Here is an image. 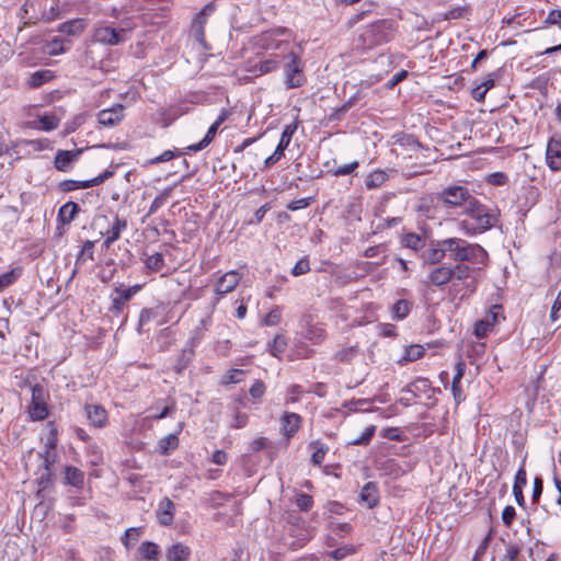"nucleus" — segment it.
I'll return each mask as SVG.
<instances>
[{"label":"nucleus","mask_w":561,"mask_h":561,"mask_svg":"<svg viewBox=\"0 0 561 561\" xmlns=\"http://www.w3.org/2000/svg\"><path fill=\"white\" fill-rule=\"evenodd\" d=\"M547 163L551 170L558 171L561 169V141L551 138L547 146L546 153Z\"/></svg>","instance_id":"nucleus-19"},{"label":"nucleus","mask_w":561,"mask_h":561,"mask_svg":"<svg viewBox=\"0 0 561 561\" xmlns=\"http://www.w3.org/2000/svg\"><path fill=\"white\" fill-rule=\"evenodd\" d=\"M519 548L516 545H508L506 548V553L504 556V561H522L519 559Z\"/></svg>","instance_id":"nucleus-60"},{"label":"nucleus","mask_w":561,"mask_h":561,"mask_svg":"<svg viewBox=\"0 0 561 561\" xmlns=\"http://www.w3.org/2000/svg\"><path fill=\"white\" fill-rule=\"evenodd\" d=\"M446 239L437 241L435 248L426 250L423 254L424 262L428 264H438L447 255Z\"/></svg>","instance_id":"nucleus-24"},{"label":"nucleus","mask_w":561,"mask_h":561,"mask_svg":"<svg viewBox=\"0 0 561 561\" xmlns=\"http://www.w3.org/2000/svg\"><path fill=\"white\" fill-rule=\"evenodd\" d=\"M296 129H297L296 124H289V125L285 126L275 151L270 157H267L265 159L264 168L273 167L285 156L284 152L288 148V146L291 141V138H293L294 134L296 133Z\"/></svg>","instance_id":"nucleus-10"},{"label":"nucleus","mask_w":561,"mask_h":561,"mask_svg":"<svg viewBox=\"0 0 561 561\" xmlns=\"http://www.w3.org/2000/svg\"><path fill=\"white\" fill-rule=\"evenodd\" d=\"M305 391L301 386L299 385H291L288 387L286 391L285 397V403L286 404H294L297 403L300 400L301 394H304Z\"/></svg>","instance_id":"nucleus-48"},{"label":"nucleus","mask_w":561,"mask_h":561,"mask_svg":"<svg viewBox=\"0 0 561 561\" xmlns=\"http://www.w3.org/2000/svg\"><path fill=\"white\" fill-rule=\"evenodd\" d=\"M312 504H313V500H312V496L309 494L302 493V494H299L296 499V505L301 511L308 512L312 507Z\"/></svg>","instance_id":"nucleus-56"},{"label":"nucleus","mask_w":561,"mask_h":561,"mask_svg":"<svg viewBox=\"0 0 561 561\" xmlns=\"http://www.w3.org/2000/svg\"><path fill=\"white\" fill-rule=\"evenodd\" d=\"M47 393L43 386L36 383L32 387V399L28 405V414L34 421H42L48 416Z\"/></svg>","instance_id":"nucleus-9"},{"label":"nucleus","mask_w":561,"mask_h":561,"mask_svg":"<svg viewBox=\"0 0 561 561\" xmlns=\"http://www.w3.org/2000/svg\"><path fill=\"white\" fill-rule=\"evenodd\" d=\"M124 106L117 104L111 108L102 110L98 114L99 123L104 127L116 126L124 117Z\"/></svg>","instance_id":"nucleus-15"},{"label":"nucleus","mask_w":561,"mask_h":561,"mask_svg":"<svg viewBox=\"0 0 561 561\" xmlns=\"http://www.w3.org/2000/svg\"><path fill=\"white\" fill-rule=\"evenodd\" d=\"M126 229L127 220L115 215L108 228L101 231V234L105 237L103 242L104 248L110 249L111 245L121 238L122 232Z\"/></svg>","instance_id":"nucleus-12"},{"label":"nucleus","mask_w":561,"mask_h":561,"mask_svg":"<svg viewBox=\"0 0 561 561\" xmlns=\"http://www.w3.org/2000/svg\"><path fill=\"white\" fill-rule=\"evenodd\" d=\"M85 26L87 23L83 19H75L61 23L58 26L57 31L70 36H78L84 31Z\"/></svg>","instance_id":"nucleus-27"},{"label":"nucleus","mask_w":561,"mask_h":561,"mask_svg":"<svg viewBox=\"0 0 561 561\" xmlns=\"http://www.w3.org/2000/svg\"><path fill=\"white\" fill-rule=\"evenodd\" d=\"M287 347V340L284 335L278 334L268 345V351L274 357H279Z\"/></svg>","instance_id":"nucleus-41"},{"label":"nucleus","mask_w":561,"mask_h":561,"mask_svg":"<svg viewBox=\"0 0 561 561\" xmlns=\"http://www.w3.org/2000/svg\"><path fill=\"white\" fill-rule=\"evenodd\" d=\"M436 198L442 203L443 207L447 209L457 207H463L465 209L471 202L470 199H473L474 196L470 194L468 188L460 185H454L444 188L437 194Z\"/></svg>","instance_id":"nucleus-6"},{"label":"nucleus","mask_w":561,"mask_h":561,"mask_svg":"<svg viewBox=\"0 0 561 561\" xmlns=\"http://www.w3.org/2000/svg\"><path fill=\"white\" fill-rule=\"evenodd\" d=\"M259 60L250 69L251 72L257 75H266L276 71L279 68L280 59L266 58L263 55H257Z\"/></svg>","instance_id":"nucleus-21"},{"label":"nucleus","mask_w":561,"mask_h":561,"mask_svg":"<svg viewBox=\"0 0 561 561\" xmlns=\"http://www.w3.org/2000/svg\"><path fill=\"white\" fill-rule=\"evenodd\" d=\"M357 168H358V162L357 161H353V162H351L348 164L339 167L336 170H334L333 173L336 176L348 175V174L353 173Z\"/></svg>","instance_id":"nucleus-61"},{"label":"nucleus","mask_w":561,"mask_h":561,"mask_svg":"<svg viewBox=\"0 0 561 561\" xmlns=\"http://www.w3.org/2000/svg\"><path fill=\"white\" fill-rule=\"evenodd\" d=\"M60 117L54 113H45L38 116V119L33 122V126L44 131H50L58 127Z\"/></svg>","instance_id":"nucleus-26"},{"label":"nucleus","mask_w":561,"mask_h":561,"mask_svg":"<svg viewBox=\"0 0 561 561\" xmlns=\"http://www.w3.org/2000/svg\"><path fill=\"white\" fill-rule=\"evenodd\" d=\"M360 500L369 508L375 507L379 502L378 488L374 482H367L360 491Z\"/></svg>","instance_id":"nucleus-25"},{"label":"nucleus","mask_w":561,"mask_h":561,"mask_svg":"<svg viewBox=\"0 0 561 561\" xmlns=\"http://www.w3.org/2000/svg\"><path fill=\"white\" fill-rule=\"evenodd\" d=\"M310 271V264L307 257L299 260L291 270L294 276L307 274Z\"/></svg>","instance_id":"nucleus-55"},{"label":"nucleus","mask_w":561,"mask_h":561,"mask_svg":"<svg viewBox=\"0 0 561 561\" xmlns=\"http://www.w3.org/2000/svg\"><path fill=\"white\" fill-rule=\"evenodd\" d=\"M249 392H250L251 397H253L255 399H260L263 397V394L265 392V385L263 383V381L257 380L251 386Z\"/></svg>","instance_id":"nucleus-64"},{"label":"nucleus","mask_w":561,"mask_h":561,"mask_svg":"<svg viewBox=\"0 0 561 561\" xmlns=\"http://www.w3.org/2000/svg\"><path fill=\"white\" fill-rule=\"evenodd\" d=\"M94 260V241L87 240L76 260V266Z\"/></svg>","instance_id":"nucleus-37"},{"label":"nucleus","mask_w":561,"mask_h":561,"mask_svg":"<svg viewBox=\"0 0 561 561\" xmlns=\"http://www.w3.org/2000/svg\"><path fill=\"white\" fill-rule=\"evenodd\" d=\"M241 280V275L237 271H229L219 277L215 291L219 297L232 291Z\"/></svg>","instance_id":"nucleus-13"},{"label":"nucleus","mask_w":561,"mask_h":561,"mask_svg":"<svg viewBox=\"0 0 561 561\" xmlns=\"http://www.w3.org/2000/svg\"><path fill=\"white\" fill-rule=\"evenodd\" d=\"M493 328L492 322L489 318L479 320L474 325V334L477 337L482 339L486 336L488 332Z\"/></svg>","instance_id":"nucleus-51"},{"label":"nucleus","mask_w":561,"mask_h":561,"mask_svg":"<svg viewBox=\"0 0 561 561\" xmlns=\"http://www.w3.org/2000/svg\"><path fill=\"white\" fill-rule=\"evenodd\" d=\"M527 484V473L524 466H522L515 476L513 486H518V489H523Z\"/></svg>","instance_id":"nucleus-62"},{"label":"nucleus","mask_w":561,"mask_h":561,"mask_svg":"<svg viewBox=\"0 0 561 561\" xmlns=\"http://www.w3.org/2000/svg\"><path fill=\"white\" fill-rule=\"evenodd\" d=\"M175 504L169 499L163 497L156 511V516L160 525L171 526L174 522Z\"/></svg>","instance_id":"nucleus-14"},{"label":"nucleus","mask_w":561,"mask_h":561,"mask_svg":"<svg viewBox=\"0 0 561 561\" xmlns=\"http://www.w3.org/2000/svg\"><path fill=\"white\" fill-rule=\"evenodd\" d=\"M388 180V174L382 170H375L366 178L365 185L368 190L381 186Z\"/></svg>","instance_id":"nucleus-35"},{"label":"nucleus","mask_w":561,"mask_h":561,"mask_svg":"<svg viewBox=\"0 0 561 561\" xmlns=\"http://www.w3.org/2000/svg\"><path fill=\"white\" fill-rule=\"evenodd\" d=\"M305 336L312 343H320L325 339V330L321 324H310L306 330Z\"/></svg>","instance_id":"nucleus-40"},{"label":"nucleus","mask_w":561,"mask_h":561,"mask_svg":"<svg viewBox=\"0 0 561 561\" xmlns=\"http://www.w3.org/2000/svg\"><path fill=\"white\" fill-rule=\"evenodd\" d=\"M424 347L419 344L410 345L405 348V354L403 356V360L405 362H414L423 357Z\"/></svg>","instance_id":"nucleus-47"},{"label":"nucleus","mask_w":561,"mask_h":561,"mask_svg":"<svg viewBox=\"0 0 561 561\" xmlns=\"http://www.w3.org/2000/svg\"><path fill=\"white\" fill-rule=\"evenodd\" d=\"M270 49H280L289 55L283 65L284 82L287 89L300 88L306 83L305 62L300 53L296 51L291 43L270 42Z\"/></svg>","instance_id":"nucleus-2"},{"label":"nucleus","mask_w":561,"mask_h":561,"mask_svg":"<svg viewBox=\"0 0 561 561\" xmlns=\"http://www.w3.org/2000/svg\"><path fill=\"white\" fill-rule=\"evenodd\" d=\"M158 317V311L152 308L142 309L139 316V330H141L151 320Z\"/></svg>","instance_id":"nucleus-54"},{"label":"nucleus","mask_w":561,"mask_h":561,"mask_svg":"<svg viewBox=\"0 0 561 561\" xmlns=\"http://www.w3.org/2000/svg\"><path fill=\"white\" fill-rule=\"evenodd\" d=\"M358 353V348L355 346L340 351L336 356L341 362H350Z\"/></svg>","instance_id":"nucleus-63"},{"label":"nucleus","mask_w":561,"mask_h":561,"mask_svg":"<svg viewBox=\"0 0 561 561\" xmlns=\"http://www.w3.org/2000/svg\"><path fill=\"white\" fill-rule=\"evenodd\" d=\"M139 552L141 558L147 561H158L160 548L152 541H144L139 547Z\"/></svg>","instance_id":"nucleus-31"},{"label":"nucleus","mask_w":561,"mask_h":561,"mask_svg":"<svg viewBox=\"0 0 561 561\" xmlns=\"http://www.w3.org/2000/svg\"><path fill=\"white\" fill-rule=\"evenodd\" d=\"M171 191L172 188H165L152 201L147 216H151L165 204V202L171 195Z\"/></svg>","instance_id":"nucleus-45"},{"label":"nucleus","mask_w":561,"mask_h":561,"mask_svg":"<svg viewBox=\"0 0 561 561\" xmlns=\"http://www.w3.org/2000/svg\"><path fill=\"white\" fill-rule=\"evenodd\" d=\"M309 449L312 450L311 462L314 466H320L324 461L329 447L320 440H313L309 444Z\"/></svg>","instance_id":"nucleus-29"},{"label":"nucleus","mask_w":561,"mask_h":561,"mask_svg":"<svg viewBox=\"0 0 561 561\" xmlns=\"http://www.w3.org/2000/svg\"><path fill=\"white\" fill-rule=\"evenodd\" d=\"M218 128L219 126L213 123L211 126L208 128L205 137L199 142L188 146L187 149L196 152L206 148L215 138Z\"/></svg>","instance_id":"nucleus-38"},{"label":"nucleus","mask_w":561,"mask_h":561,"mask_svg":"<svg viewBox=\"0 0 561 561\" xmlns=\"http://www.w3.org/2000/svg\"><path fill=\"white\" fill-rule=\"evenodd\" d=\"M455 370H456V374H455V376L453 378V382H451V392H453L455 401L457 403H460L465 399L463 392H462V389L460 386L461 379L466 371L465 362H462V360L457 362V364L455 366Z\"/></svg>","instance_id":"nucleus-22"},{"label":"nucleus","mask_w":561,"mask_h":561,"mask_svg":"<svg viewBox=\"0 0 561 561\" xmlns=\"http://www.w3.org/2000/svg\"><path fill=\"white\" fill-rule=\"evenodd\" d=\"M542 489H543V482H542V479L540 477H536L534 479V488H533V495H531V500H533V503H537L542 494Z\"/></svg>","instance_id":"nucleus-59"},{"label":"nucleus","mask_w":561,"mask_h":561,"mask_svg":"<svg viewBox=\"0 0 561 561\" xmlns=\"http://www.w3.org/2000/svg\"><path fill=\"white\" fill-rule=\"evenodd\" d=\"M375 432H376V426L375 425H370L368 427L365 428V431L363 432V434L353 439L352 440V445H368L371 440V438L374 437L375 435Z\"/></svg>","instance_id":"nucleus-52"},{"label":"nucleus","mask_w":561,"mask_h":561,"mask_svg":"<svg viewBox=\"0 0 561 561\" xmlns=\"http://www.w3.org/2000/svg\"><path fill=\"white\" fill-rule=\"evenodd\" d=\"M112 175H113L112 171L105 170L103 173H101L100 175H98L91 180L77 181L78 190L98 186V185L102 184L105 180L111 178Z\"/></svg>","instance_id":"nucleus-43"},{"label":"nucleus","mask_w":561,"mask_h":561,"mask_svg":"<svg viewBox=\"0 0 561 561\" xmlns=\"http://www.w3.org/2000/svg\"><path fill=\"white\" fill-rule=\"evenodd\" d=\"M401 242L404 247L412 250H420L425 244L424 238L414 232L404 233L402 236Z\"/></svg>","instance_id":"nucleus-36"},{"label":"nucleus","mask_w":561,"mask_h":561,"mask_svg":"<svg viewBox=\"0 0 561 561\" xmlns=\"http://www.w3.org/2000/svg\"><path fill=\"white\" fill-rule=\"evenodd\" d=\"M55 447H56V437L51 436L48 439V443L46 445V451H45V456H44V467H45L46 471L49 470V466L55 461V454H54Z\"/></svg>","instance_id":"nucleus-50"},{"label":"nucleus","mask_w":561,"mask_h":561,"mask_svg":"<svg viewBox=\"0 0 561 561\" xmlns=\"http://www.w3.org/2000/svg\"><path fill=\"white\" fill-rule=\"evenodd\" d=\"M70 44L71 42L68 39L54 37L51 41L45 44L44 51L49 56H58L60 54L66 53Z\"/></svg>","instance_id":"nucleus-28"},{"label":"nucleus","mask_w":561,"mask_h":561,"mask_svg":"<svg viewBox=\"0 0 561 561\" xmlns=\"http://www.w3.org/2000/svg\"><path fill=\"white\" fill-rule=\"evenodd\" d=\"M391 36V22L387 20L377 21L367 26L360 34L363 44L367 47L388 42Z\"/></svg>","instance_id":"nucleus-7"},{"label":"nucleus","mask_w":561,"mask_h":561,"mask_svg":"<svg viewBox=\"0 0 561 561\" xmlns=\"http://www.w3.org/2000/svg\"><path fill=\"white\" fill-rule=\"evenodd\" d=\"M516 517V511L513 506L507 505L502 512V520L506 527H511Z\"/></svg>","instance_id":"nucleus-57"},{"label":"nucleus","mask_w":561,"mask_h":561,"mask_svg":"<svg viewBox=\"0 0 561 561\" xmlns=\"http://www.w3.org/2000/svg\"><path fill=\"white\" fill-rule=\"evenodd\" d=\"M471 267L467 264L457 263L451 267V277L458 280H465L470 276Z\"/></svg>","instance_id":"nucleus-49"},{"label":"nucleus","mask_w":561,"mask_h":561,"mask_svg":"<svg viewBox=\"0 0 561 561\" xmlns=\"http://www.w3.org/2000/svg\"><path fill=\"white\" fill-rule=\"evenodd\" d=\"M411 308V301L407 299H400L392 306V316L397 320H402L410 313Z\"/></svg>","instance_id":"nucleus-39"},{"label":"nucleus","mask_w":561,"mask_h":561,"mask_svg":"<svg viewBox=\"0 0 561 561\" xmlns=\"http://www.w3.org/2000/svg\"><path fill=\"white\" fill-rule=\"evenodd\" d=\"M140 289V285H135L128 288H115L114 296L112 297V306L110 309L112 313L116 316L122 313L126 302H128Z\"/></svg>","instance_id":"nucleus-11"},{"label":"nucleus","mask_w":561,"mask_h":561,"mask_svg":"<svg viewBox=\"0 0 561 561\" xmlns=\"http://www.w3.org/2000/svg\"><path fill=\"white\" fill-rule=\"evenodd\" d=\"M215 12V4H206L193 19L191 24V36L205 49H209L205 38V25L208 18Z\"/></svg>","instance_id":"nucleus-8"},{"label":"nucleus","mask_w":561,"mask_h":561,"mask_svg":"<svg viewBox=\"0 0 561 561\" xmlns=\"http://www.w3.org/2000/svg\"><path fill=\"white\" fill-rule=\"evenodd\" d=\"M22 267L15 266L0 275V293L14 284L22 275Z\"/></svg>","instance_id":"nucleus-33"},{"label":"nucleus","mask_w":561,"mask_h":561,"mask_svg":"<svg viewBox=\"0 0 561 561\" xmlns=\"http://www.w3.org/2000/svg\"><path fill=\"white\" fill-rule=\"evenodd\" d=\"M78 211H79L78 204L73 203V202H68L59 208L58 219H59V221H61L65 225L70 224L75 219Z\"/></svg>","instance_id":"nucleus-30"},{"label":"nucleus","mask_w":561,"mask_h":561,"mask_svg":"<svg viewBox=\"0 0 561 561\" xmlns=\"http://www.w3.org/2000/svg\"><path fill=\"white\" fill-rule=\"evenodd\" d=\"M146 267L152 272H160L164 265V259L161 253H154L147 256L145 261Z\"/></svg>","instance_id":"nucleus-46"},{"label":"nucleus","mask_w":561,"mask_h":561,"mask_svg":"<svg viewBox=\"0 0 561 561\" xmlns=\"http://www.w3.org/2000/svg\"><path fill=\"white\" fill-rule=\"evenodd\" d=\"M248 420H249V416H248L247 413L237 411L234 416H233V420L231 422V427H233V428H242V427H244L247 425Z\"/></svg>","instance_id":"nucleus-58"},{"label":"nucleus","mask_w":561,"mask_h":561,"mask_svg":"<svg viewBox=\"0 0 561 561\" xmlns=\"http://www.w3.org/2000/svg\"><path fill=\"white\" fill-rule=\"evenodd\" d=\"M179 445L178 436L174 434H170L167 437H163L159 442V451L162 455H169L170 451L174 450Z\"/></svg>","instance_id":"nucleus-42"},{"label":"nucleus","mask_w":561,"mask_h":561,"mask_svg":"<svg viewBox=\"0 0 561 561\" xmlns=\"http://www.w3.org/2000/svg\"><path fill=\"white\" fill-rule=\"evenodd\" d=\"M280 422L282 433L287 439H289L299 431L302 423V417L294 412H285Z\"/></svg>","instance_id":"nucleus-17"},{"label":"nucleus","mask_w":561,"mask_h":561,"mask_svg":"<svg viewBox=\"0 0 561 561\" xmlns=\"http://www.w3.org/2000/svg\"><path fill=\"white\" fill-rule=\"evenodd\" d=\"M287 31L285 28L272 30L265 33L260 34L255 37L254 45L257 49V55H263L266 58H276L280 59V64L285 62L289 55L283 53L280 49H270L267 48V43L279 42V43H290L287 38H280L282 35H285Z\"/></svg>","instance_id":"nucleus-5"},{"label":"nucleus","mask_w":561,"mask_h":561,"mask_svg":"<svg viewBox=\"0 0 561 561\" xmlns=\"http://www.w3.org/2000/svg\"><path fill=\"white\" fill-rule=\"evenodd\" d=\"M282 319V311L279 307H274L264 318V324L267 327L277 325Z\"/></svg>","instance_id":"nucleus-53"},{"label":"nucleus","mask_w":561,"mask_h":561,"mask_svg":"<svg viewBox=\"0 0 561 561\" xmlns=\"http://www.w3.org/2000/svg\"><path fill=\"white\" fill-rule=\"evenodd\" d=\"M81 153L82 149L57 151L54 160L55 168L62 172L69 171L71 164L79 159Z\"/></svg>","instance_id":"nucleus-16"},{"label":"nucleus","mask_w":561,"mask_h":561,"mask_svg":"<svg viewBox=\"0 0 561 561\" xmlns=\"http://www.w3.org/2000/svg\"><path fill=\"white\" fill-rule=\"evenodd\" d=\"M54 78L53 71L50 70H38L31 75L28 79V87L36 89L50 81Z\"/></svg>","instance_id":"nucleus-34"},{"label":"nucleus","mask_w":561,"mask_h":561,"mask_svg":"<svg viewBox=\"0 0 561 561\" xmlns=\"http://www.w3.org/2000/svg\"><path fill=\"white\" fill-rule=\"evenodd\" d=\"M463 209L468 218L459 222V228L467 236H476L490 230L497 221L496 214L481 204L476 197Z\"/></svg>","instance_id":"nucleus-1"},{"label":"nucleus","mask_w":561,"mask_h":561,"mask_svg":"<svg viewBox=\"0 0 561 561\" xmlns=\"http://www.w3.org/2000/svg\"><path fill=\"white\" fill-rule=\"evenodd\" d=\"M85 414L88 420L95 427H104L107 424V412L99 404H87Z\"/></svg>","instance_id":"nucleus-20"},{"label":"nucleus","mask_w":561,"mask_h":561,"mask_svg":"<svg viewBox=\"0 0 561 561\" xmlns=\"http://www.w3.org/2000/svg\"><path fill=\"white\" fill-rule=\"evenodd\" d=\"M446 250L450 259L457 263L469 262L479 265V268L486 266L489 254L485 249L478 243H470L461 238H447Z\"/></svg>","instance_id":"nucleus-3"},{"label":"nucleus","mask_w":561,"mask_h":561,"mask_svg":"<svg viewBox=\"0 0 561 561\" xmlns=\"http://www.w3.org/2000/svg\"><path fill=\"white\" fill-rule=\"evenodd\" d=\"M65 479L68 484L81 488L84 482V473L76 467H66Z\"/></svg>","instance_id":"nucleus-32"},{"label":"nucleus","mask_w":561,"mask_h":561,"mask_svg":"<svg viewBox=\"0 0 561 561\" xmlns=\"http://www.w3.org/2000/svg\"><path fill=\"white\" fill-rule=\"evenodd\" d=\"M451 279V266L447 265L436 266L427 275V283L437 287L448 284Z\"/></svg>","instance_id":"nucleus-18"},{"label":"nucleus","mask_w":561,"mask_h":561,"mask_svg":"<svg viewBox=\"0 0 561 561\" xmlns=\"http://www.w3.org/2000/svg\"><path fill=\"white\" fill-rule=\"evenodd\" d=\"M190 557V547L182 542L173 543L165 550L167 561H188Z\"/></svg>","instance_id":"nucleus-23"},{"label":"nucleus","mask_w":561,"mask_h":561,"mask_svg":"<svg viewBox=\"0 0 561 561\" xmlns=\"http://www.w3.org/2000/svg\"><path fill=\"white\" fill-rule=\"evenodd\" d=\"M355 552L356 548L353 545H344L335 550L328 552V556L335 561H341L346 557L354 554Z\"/></svg>","instance_id":"nucleus-44"},{"label":"nucleus","mask_w":561,"mask_h":561,"mask_svg":"<svg viewBox=\"0 0 561 561\" xmlns=\"http://www.w3.org/2000/svg\"><path fill=\"white\" fill-rule=\"evenodd\" d=\"M134 30L129 21H123L118 27L100 23L95 25L92 39L106 46H116L127 41V35Z\"/></svg>","instance_id":"nucleus-4"}]
</instances>
